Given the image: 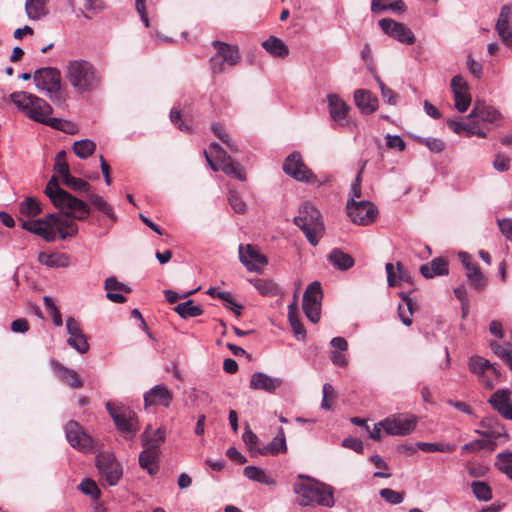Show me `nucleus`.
Wrapping results in <instances>:
<instances>
[{
	"label": "nucleus",
	"instance_id": "1",
	"mask_svg": "<svg viewBox=\"0 0 512 512\" xmlns=\"http://www.w3.org/2000/svg\"><path fill=\"white\" fill-rule=\"evenodd\" d=\"M9 99L29 119L64 132H72L70 123L49 117L52 107L44 99L25 91L13 92L9 95Z\"/></svg>",
	"mask_w": 512,
	"mask_h": 512
},
{
	"label": "nucleus",
	"instance_id": "2",
	"mask_svg": "<svg viewBox=\"0 0 512 512\" xmlns=\"http://www.w3.org/2000/svg\"><path fill=\"white\" fill-rule=\"evenodd\" d=\"M66 78L79 94H90L97 91L102 83L99 70L84 59L69 60L66 65Z\"/></svg>",
	"mask_w": 512,
	"mask_h": 512
},
{
	"label": "nucleus",
	"instance_id": "3",
	"mask_svg": "<svg viewBox=\"0 0 512 512\" xmlns=\"http://www.w3.org/2000/svg\"><path fill=\"white\" fill-rule=\"evenodd\" d=\"M59 179V175L55 172L46 185L45 194L63 214L77 220H84L90 214V208L86 202L62 189Z\"/></svg>",
	"mask_w": 512,
	"mask_h": 512
},
{
	"label": "nucleus",
	"instance_id": "4",
	"mask_svg": "<svg viewBox=\"0 0 512 512\" xmlns=\"http://www.w3.org/2000/svg\"><path fill=\"white\" fill-rule=\"evenodd\" d=\"M416 424L417 418L415 416L398 414L387 417L374 424L373 430L371 431L367 420L354 417V425L365 429L368 433V437L374 440H379L381 438V430H383L387 435H409L415 430Z\"/></svg>",
	"mask_w": 512,
	"mask_h": 512
},
{
	"label": "nucleus",
	"instance_id": "5",
	"mask_svg": "<svg viewBox=\"0 0 512 512\" xmlns=\"http://www.w3.org/2000/svg\"><path fill=\"white\" fill-rule=\"evenodd\" d=\"M304 481L295 483L293 490L299 495L298 503L301 506L313 504L332 507L334 505L333 488L327 484L303 477Z\"/></svg>",
	"mask_w": 512,
	"mask_h": 512
},
{
	"label": "nucleus",
	"instance_id": "6",
	"mask_svg": "<svg viewBox=\"0 0 512 512\" xmlns=\"http://www.w3.org/2000/svg\"><path fill=\"white\" fill-rule=\"evenodd\" d=\"M293 223L302 230L312 246H316L324 235L325 226L321 213L309 202L299 207V215L294 217Z\"/></svg>",
	"mask_w": 512,
	"mask_h": 512
},
{
	"label": "nucleus",
	"instance_id": "7",
	"mask_svg": "<svg viewBox=\"0 0 512 512\" xmlns=\"http://www.w3.org/2000/svg\"><path fill=\"white\" fill-rule=\"evenodd\" d=\"M105 406L117 429L126 434L127 439H132L139 430L136 413L119 402L108 401Z\"/></svg>",
	"mask_w": 512,
	"mask_h": 512
},
{
	"label": "nucleus",
	"instance_id": "8",
	"mask_svg": "<svg viewBox=\"0 0 512 512\" xmlns=\"http://www.w3.org/2000/svg\"><path fill=\"white\" fill-rule=\"evenodd\" d=\"M33 79L36 87L49 94L53 102H60L61 74L57 68L44 67L35 71Z\"/></svg>",
	"mask_w": 512,
	"mask_h": 512
},
{
	"label": "nucleus",
	"instance_id": "9",
	"mask_svg": "<svg viewBox=\"0 0 512 512\" xmlns=\"http://www.w3.org/2000/svg\"><path fill=\"white\" fill-rule=\"evenodd\" d=\"M361 197L359 175L354 179V199ZM376 205L370 201L354 200V225L368 226L374 223L378 217Z\"/></svg>",
	"mask_w": 512,
	"mask_h": 512
},
{
	"label": "nucleus",
	"instance_id": "10",
	"mask_svg": "<svg viewBox=\"0 0 512 512\" xmlns=\"http://www.w3.org/2000/svg\"><path fill=\"white\" fill-rule=\"evenodd\" d=\"M96 467L107 485L115 486L122 477L123 469L112 453L103 452L96 456Z\"/></svg>",
	"mask_w": 512,
	"mask_h": 512
},
{
	"label": "nucleus",
	"instance_id": "11",
	"mask_svg": "<svg viewBox=\"0 0 512 512\" xmlns=\"http://www.w3.org/2000/svg\"><path fill=\"white\" fill-rule=\"evenodd\" d=\"M322 289L318 281L308 285L303 295V311L312 323L320 320Z\"/></svg>",
	"mask_w": 512,
	"mask_h": 512
},
{
	"label": "nucleus",
	"instance_id": "12",
	"mask_svg": "<svg viewBox=\"0 0 512 512\" xmlns=\"http://www.w3.org/2000/svg\"><path fill=\"white\" fill-rule=\"evenodd\" d=\"M65 435L68 443L74 448L82 452H91L94 448V441L88 435L80 424L70 420L65 425Z\"/></svg>",
	"mask_w": 512,
	"mask_h": 512
},
{
	"label": "nucleus",
	"instance_id": "13",
	"mask_svg": "<svg viewBox=\"0 0 512 512\" xmlns=\"http://www.w3.org/2000/svg\"><path fill=\"white\" fill-rule=\"evenodd\" d=\"M378 25L386 35L400 43L411 45L415 42V35L412 30L401 22L383 18L379 20Z\"/></svg>",
	"mask_w": 512,
	"mask_h": 512
},
{
	"label": "nucleus",
	"instance_id": "14",
	"mask_svg": "<svg viewBox=\"0 0 512 512\" xmlns=\"http://www.w3.org/2000/svg\"><path fill=\"white\" fill-rule=\"evenodd\" d=\"M66 330L69 334L67 344L80 354L87 353L90 348L89 343L80 328V324L74 317L66 319Z\"/></svg>",
	"mask_w": 512,
	"mask_h": 512
},
{
	"label": "nucleus",
	"instance_id": "15",
	"mask_svg": "<svg viewBox=\"0 0 512 512\" xmlns=\"http://www.w3.org/2000/svg\"><path fill=\"white\" fill-rule=\"evenodd\" d=\"M328 111L335 127H343L347 124L349 105L337 94L327 95Z\"/></svg>",
	"mask_w": 512,
	"mask_h": 512
},
{
	"label": "nucleus",
	"instance_id": "16",
	"mask_svg": "<svg viewBox=\"0 0 512 512\" xmlns=\"http://www.w3.org/2000/svg\"><path fill=\"white\" fill-rule=\"evenodd\" d=\"M54 172H56L61 182L79 193H88L90 191V184L81 178H76L70 174L68 162H55Z\"/></svg>",
	"mask_w": 512,
	"mask_h": 512
},
{
	"label": "nucleus",
	"instance_id": "17",
	"mask_svg": "<svg viewBox=\"0 0 512 512\" xmlns=\"http://www.w3.org/2000/svg\"><path fill=\"white\" fill-rule=\"evenodd\" d=\"M282 384V378L271 377L264 372H255L251 375L249 387L253 390H260L269 394H274Z\"/></svg>",
	"mask_w": 512,
	"mask_h": 512
},
{
	"label": "nucleus",
	"instance_id": "18",
	"mask_svg": "<svg viewBox=\"0 0 512 512\" xmlns=\"http://www.w3.org/2000/svg\"><path fill=\"white\" fill-rule=\"evenodd\" d=\"M459 258L466 269V275L472 287L478 291L482 290L487 285V279L479 267L473 263L470 255L466 252L459 253Z\"/></svg>",
	"mask_w": 512,
	"mask_h": 512
},
{
	"label": "nucleus",
	"instance_id": "19",
	"mask_svg": "<svg viewBox=\"0 0 512 512\" xmlns=\"http://www.w3.org/2000/svg\"><path fill=\"white\" fill-rule=\"evenodd\" d=\"M488 402L503 418L512 420V403L509 390H497L491 395Z\"/></svg>",
	"mask_w": 512,
	"mask_h": 512
},
{
	"label": "nucleus",
	"instance_id": "20",
	"mask_svg": "<svg viewBox=\"0 0 512 512\" xmlns=\"http://www.w3.org/2000/svg\"><path fill=\"white\" fill-rule=\"evenodd\" d=\"M21 227L35 235L42 237L47 242L56 239V232L46 219H37L34 221H22Z\"/></svg>",
	"mask_w": 512,
	"mask_h": 512
},
{
	"label": "nucleus",
	"instance_id": "21",
	"mask_svg": "<svg viewBox=\"0 0 512 512\" xmlns=\"http://www.w3.org/2000/svg\"><path fill=\"white\" fill-rule=\"evenodd\" d=\"M239 260L249 271L255 272L259 271L256 264L266 265L268 263L267 257L249 244L246 246V254L243 253V246H239Z\"/></svg>",
	"mask_w": 512,
	"mask_h": 512
},
{
	"label": "nucleus",
	"instance_id": "22",
	"mask_svg": "<svg viewBox=\"0 0 512 512\" xmlns=\"http://www.w3.org/2000/svg\"><path fill=\"white\" fill-rule=\"evenodd\" d=\"M354 104L364 115H370L378 108V98L369 90L359 89L354 91Z\"/></svg>",
	"mask_w": 512,
	"mask_h": 512
},
{
	"label": "nucleus",
	"instance_id": "23",
	"mask_svg": "<svg viewBox=\"0 0 512 512\" xmlns=\"http://www.w3.org/2000/svg\"><path fill=\"white\" fill-rule=\"evenodd\" d=\"M171 400L172 394L163 384L154 386L144 394V402L146 406L161 404L165 407H168Z\"/></svg>",
	"mask_w": 512,
	"mask_h": 512
},
{
	"label": "nucleus",
	"instance_id": "24",
	"mask_svg": "<svg viewBox=\"0 0 512 512\" xmlns=\"http://www.w3.org/2000/svg\"><path fill=\"white\" fill-rule=\"evenodd\" d=\"M287 451L285 432L282 427L278 428L277 434L271 440V442L262 447L255 448V452L260 455H278L279 453H285Z\"/></svg>",
	"mask_w": 512,
	"mask_h": 512
},
{
	"label": "nucleus",
	"instance_id": "25",
	"mask_svg": "<svg viewBox=\"0 0 512 512\" xmlns=\"http://www.w3.org/2000/svg\"><path fill=\"white\" fill-rule=\"evenodd\" d=\"M283 171L298 181L312 182L313 172L305 165V162H283Z\"/></svg>",
	"mask_w": 512,
	"mask_h": 512
},
{
	"label": "nucleus",
	"instance_id": "26",
	"mask_svg": "<svg viewBox=\"0 0 512 512\" xmlns=\"http://www.w3.org/2000/svg\"><path fill=\"white\" fill-rule=\"evenodd\" d=\"M207 166L214 172L222 171L237 180L244 181L246 179L240 162H207Z\"/></svg>",
	"mask_w": 512,
	"mask_h": 512
},
{
	"label": "nucleus",
	"instance_id": "27",
	"mask_svg": "<svg viewBox=\"0 0 512 512\" xmlns=\"http://www.w3.org/2000/svg\"><path fill=\"white\" fill-rule=\"evenodd\" d=\"M498 117L499 112L497 110L480 100L475 102L473 109L467 116L468 119L477 118L482 122H494Z\"/></svg>",
	"mask_w": 512,
	"mask_h": 512
},
{
	"label": "nucleus",
	"instance_id": "28",
	"mask_svg": "<svg viewBox=\"0 0 512 512\" xmlns=\"http://www.w3.org/2000/svg\"><path fill=\"white\" fill-rule=\"evenodd\" d=\"M420 273L423 277L430 279L435 276H443L448 274V262L438 257L431 262L424 264L420 267Z\"/></svg>",
	"mask_w": 512,
	"mask_h": 512
},
{
	"label": "nucleus",
	"instance_id": "29",
	"mask_svg": "<svg viewBox=\"0 0 512 512\" xmlns=\"http://www.w3.org/2000/svg\"><path fill=\"white\" fill-rule=\"evenodd\" d=\"M213 47L217 50V54L229 66H235L239 61V52L236 46L226 44L215 40L212 42Z\"/></svg>",
	"mask_w": 512,
	"mask_h": 512
},
{
	"label": "nucleus",
	"instance_id": "30",
	"mask_svg": "<svg viewBox=\"0 0 512 512\" xmlns=\"http://www.w3.org/2000/svg\"><path fill=\"white\" fill-rule=\"evenodd\" d=\"M38 260L41 264L51 268H65L70 265L69 255L61 252H41L38 255Z\"/></svg>",
	"mask_w": 512,
	"mask_h": 512
},
{
	"label": "nucleus",
	"instance_id": "31",
	"mask_svg": "<svg viewBox=\"0 0 512 512\" xmlns=\"http://www.w3.org/2000/svg\"><path fill=\"white\" fill-rule=\"evenodd\" d=\"M165 437L166 433L162 427L151 431V425H148L141 436L142 444L144 447L148 448L155 446V449L159 450L161 443L165 441Z\"/></svg>",
	"mask_w": 512,
	"mask_h": 512
},
{
	"label": "nucleus",
	"instance_id": "32",
	"mask_svg": "<svg viewBox=\"0 0 512 512\" xmlns=\"http://www.w3.org/2000/svg\"><path fill=\"white\" fill-rule=\"evenodd\" d=\"M54 369L63 382L67 383L72 388H81L83 386L82 380L79 379L78 373L62 364L56 362Z\"/></svg>",
	"mask_w": 512,
	"mask_h": 512
},
{
	"label": "nucleus",
	"instance_id": "33",
	"mask_svg": "<svg viewBox=\"0 0 512 512\" xmlns=\"http://www.w3.org/2000/svg\"><path fill=\"white\" fill-rule=\"evenodd\" d=\"M158 456L159 450H156L155 446H151L150 448L145 447V450L142 451L139 456L141 468L147 470L150 475H154L158 470V467L155 465Z\"/></svg>",
	"mask_w": 512,
	"mask_h": 512
},
{
	"label": "nucleus",
	"instance_id": "34",
	"mask_svg": "<svg viewBox=\"0 0 512 512\" xmlns=\"http://www.w3.org/2000/svg\"><path fill=\"white\" fill-rule=\"evenodd\" d=\"M48 0H26L25 11L30 20L37 21L48 14L46 5Z\"/></svg>",
	"mask_w": 512,
	"mask_h": 512
},
{
	"label": "nucleus",
	"instance_id": "35",
	"mask_svg": "<svg viewBox=\"0 0 512 512\" xmlns=\"http://www.w3.org/2000/svg\"><path fill=\"white\" fill-rule=\"evenodd\" d=\"M329 263L336 269L345 271L352 267V257L340 248H334L328 254Z\"/></svg>",
	"mask_w": 512,
	"mask_h": 512
},
{
	"label": "nucleus",
	"instance_id": "36",
	"mask_svg": "<svg viewBox=\"0 0 512 512\" xmlns=\"http://www.w3.org/2000/svg\"><path fill=\"white\" fill-rule=\"evenodd\" d=\"M262 47L273 57L285 58L289 54L288 47L275 36H270L265 40L262 43Z\"/></svg>",
	"mask_w": 512,
	"mask_h": 512
},
{
	"label": "nucleus",
	"instance_id": "37",
	"mask_svg": "<svg viewBox=\"0 0 512 512\" xmlns=\"http://www.w3.org/2000/svg\"><path fill=\"white\" fill-rule=\"evenodd\" d=\"M243 474L248 479L265 484L268 486L275 485V480L266 473V471L262 468H259L257 466H246L243 470Z\"/></svg>",
	"mask_w": 512,
	"mask_h": 512
},
{
	"label": "nucleus",
	"instance_id": "38",
	"mask_svg": "<svg viewBox=\"0 0 512 512\" xmlns=\"http://www.w3.org/2000/svg\"><path fill=\"white\" fill-rule=\"evenodd\" d=\"M385 10L402 13L406 10V6L402 0H372L371 11L373 13H381Z\"/></svg>",
	"mask_w": 512,
	"mask_h": 512
},
{
	"label": "nucleus",
	"instance_id": "39",
	"mask_svg": "<svg viewBox=\"0 0 512 512\" xmlns=\"http://www.w3.org/2000/svg\"><path fill=\"white\" fill-rule=\"evenodd\" d=\"M174 311L183 319L197 317L204 313L202 306L195 304L191 299L179 303Z\"/></svg>",
	"mask_w": 512,
	"mask_h": 512
},
{
	"label": "nucleus",
	"instance_id": "40",
	"mask_svg": "<svg viewBox=\"0 0 512 512\" xmlns=\"http://www.w3.org/2000/svg\"><path fill=\"white\" fill-rule=\"evenodd\" d=\"M399 295L402 298V302L398 305L399 318L405 326H410L412 324L411 316L413 314L414 302L403 292L399 293Z\"/></svg>",
	"mask_w": 512,
	"mask_h": 512
},
{
	"label": "nucleus",
	"instance_id": "41",
	"mask_svg": "<svg viewBox=\"0 0 512 512\" xmlns=\"http://www.w3.org/2000/svg\"><path fill=\"white\" fill-rule=\"evenodd\" d=\"M249 282L262 296H276L279 293L278 285L270 279H249Z\"/></svg>",
	"mask_w": 512,
	"mask_h": 512
},
{
	"label": "nucleus",
	"instance_id": "42",
	"mask_svg": "<svg viewBox=\"0 0 512 512\" xmlns=\"http://www.w3.org/2000/svg\"><path fill=\"white\" fill-rule=\"evenodd\" d=\"M469 369L471 372L477 374L482 379L486 369H491L495 375H498V370L494 367V365H492L488 360L479 356L470 358Z\"/></svg>",
	"mask_w": 512,
	"mask_h": 512
},
{
	"label": "nucleus",
	"instance_id": "43",
	"mask_svg": "<svg viewBox=\"0 0 512 512\" xmlns=\"http://www.w3.org/2000/svg\"><path fill=\"white\" fill-rule=\"evenodd\" d=\"M88 198L95 209L106 215L109 219L112 220V222L117 220V216L115 215L112 206L108 204L102 196L97 194H88Z\"/></svg>",
	"mask_w": 512,
	"mask_h": 512
},
{
	"label": "nucleus",
	"instance_id": "44",
	"mask_svg": "<svg viewBox=\"0 0 512 512\" xmlns=\"http://www.w3.org/2000/svg\"><path fill=\"white\" fill-rule=\"evenodd\" d=\"M107 5L104 0H84V10H81V15L91 20L94 15H97L106 9Z\"/></svg>",
	"mask_w": 512,
	"mask_h": 512
},
{
	"label": "nucleus",
	"instance_id": "45",
	"mask_svg": "<svg viewBox=\"0 0 512 512\" xmlns=\"http://www.w3.org/2000/svg\"><path fill=\"white\" fill-rule=\"evenodd\" d=\"M416 446L418 449L422 450L423 452L431 453V452H443V453H450L453 452L456 449L455 444L450 443H429V442H417Z\"/></svg>",
	"mask_w": 512,
	"mask_h": 512
},
{
	"label": "nucleus",
	"instance_id": "46",
	"mask_svg": "<svg viewBox=\"0 0 512 512\" xmlns=\"http://www.w3.org/2000/svg\"><path fill=\"white\" fill-rule=\"evenodd\" d=\"M19 211L22 215L35 217L42 212L40 203L33 197H27L19 204Z\"/></svg>",
	"mask_w": 512,
	"mask_h": 512
},
{
	"label": "nucleus",
	"instance_id": "47",
	"mask_svg": "<svg viewBox=\"0 0 512 512\" xmlns=\"http://www.w3.org/2000/svg\"><path fill=\"white\" fill-rule=\"evenodd\" d=\"M495 466L512 480V452H501L496 456Z\"/></svg>",
	"mask_w": 512,
	"mask_h": 512
},
{
	"label": "nucleus",
	"instance_id": "48",
	"mask_svg": "<svg viewBox=\"0 0 512 512\" xmlns=\"http://www.w3.org/2000/svg\"><path fill=\"white\" fill-rule=\"evenodd\" d=\"M95 143L89 139H82L73 144V151L79 158L85 159L92 155L95 150Z\"/></svg>",
	"mask_w": 512,
	"mask_h": 512
},
{
	"label": "nucleus",
	"instance_id": "49",
	"mask_svg": "<svg viewBox=\"0 0 512 512\" xmlns=\"http://www.w3.org/2000/svg\"><path fill=\"white\" fill-rule=\"evenodd\" d=\"M414 140L421 145L426 146L431 152L433 153H440L445 150L446 144L443 140L439 138H432V137H421V136H414Z\"/></svg>",
	"mask_w": 512,
	"mask_h": 512
},
{
	"label": "nucleus",
	"instance_id": "50",
	"mask_svg": "<svg viewBox=\"0 0 512 512\" xmlns=\"http://www.w3.org/2000/svg\"><path fill=\"white\" fill-rule=\"evenodd\" d=\"M205 160H231L227 152L216 142L209 145L208 149L203 150Z\"/></svg>",
	"mask_w": 512,
	"mask_h": 512
},
{
	"label": "nucleus",
	"instance_id": "51",
	"mask_svg": "<svg viewBox=\"0 0 512 512\" xmlns=\"http://www.w3.org/2000/svg\"><path fill=\"white\" fill-rule=\"evenodd\" d=\"M475 432L485 438H487L490 442H494L504 437L506 440L509 439V435L503 425L497 424L495 427L490 428L485 431L475 430Z\"/></svg>",
	"mask_w": 512,
	"mask_h": 512
},
{
	"label": "nucleus",
	"instance_id": "52",
	"mask_svg": "<svg viewBox=\"0 0 512 512\" xmlns=\"http://www.w3.org/2000/svg\"><path fill=\"white\" fill-rule=\"evenodd\" d=\"M471 486L473 493L478 500L489 501L492 498L491 488L485 482L474 481Z\"/></svg>",
	"mask_w": 512,
	"mask_h": 512
},
{
	"label": "nucleus",
	"instance_id": "53",
	"mask_svg": "<svg viewBox=\"0 0 512 512\" xmlns=\"http://www.w3.org/2000/svg\"><path fill=\"white\" fill-rule=\"evenodd\" d=\"M495 30L497 31L502 42L505 45L512 47V28L510 21L502 22V24L501 22H496Z\"/></svg>",
	"mask_w": 512,
	"mask_h": 512
},
{
	"label": "nucleus",
	"instance_id": "54",
	"mask_svg": "<svg viewBox=\"0 0 512 512\" xmlns=\"http://www.w3.org/2000/svg\"><path fill=\"white\" fill-rule=\"evenodd\" d=\"M78 489L85 495L90 496L92 499H99L101 492L97 484L91 479H84L78 486Z\"/></svg>",
	"mask_w": 512,
	"mask_h": 512
},
{
	"label": "nucleus",
	"instance_id": "55",
	"mask_svg": "<svg viewBox=\"0 0 512 512\" xmlns=\"http://www.w3.org/2000/svg\"><path fill=\"white\" fill-rule=\"evenodd\" d=\"M375 79L379 85L383 100L389 105H396L398 95L391 88L386 86L385 83L380 79V77L375 76Z\"/></svg>",
	"mask_w": 512,
	"mask_h": 512
},
{
	"label": "nucleus",
	"instance_id": "56",
	"mask_svg": "<svg viewBox=\"0 0 512 512\" xmlns=\"http://www.w3.org/2000/svg\"><path fill=\"white\" fill-rule=\"evenodd\" d=\"M379 495L387 503L392 504V505L400 504L404 499V495L402 493L392 490L390 488L381 489L379 492Z\"/></svg>",
	"mask_w": 512,
	"mask_h": 512
},
{
	"label": "nucleus",
	"instance_id": "57",
	"mask_svg": "<svg viewBox=\"0 0 512 512\" xmlns=\"http://www.w3.org/2000/svg\"><path fill=\"white\" fill-rule=\"evenodd\" d=\"M370 461L374 464V466L377 469H379V471L374 472L373 477H377V478L391 477V473L386 472V470L388 469V464L379 455H372L370 457Z\"/></svg>",
	"mask_w": 512,
	"mask_h": 512
},
{
	"label": "nucleus",
	"instance_id": "58",
	"mask_svg": "<svg viewBox=\"0 0 512 512\" xmlns=\"http://www.w3.org/2000/svg\"><path fill=\"white\" fill-rule=\"evenodd\" d=\"M454 96V101H455V108L459 111V112H465L470 104H471V96L469 94L468 91H465V92H455V94H453Z\"/></svg>",
	"mask_w": 512,
	"mask_h": 512
},
{
	"label": "nucleus",
	"instance_id": "59",
	"mask_svg": "<svg viewBox=\"0 0 512 512\" xmlns=\"http://www.w3.org/2000/svg\"><path fill=\"white\" fill-rule=\"evenodd\" d=\"M228 203L236 213L244 214L246 212V203L237 192H229Z\"/></svg>",
	"mask_w": 512,
	"mask_h": 512
},
{
	"label": "nucleus",
	"instance_id": "60",
	"mask_svg": "<svg viewBox=\"0 0 512 512\" xmlns=\"http://www.w3.org/2000/svg\"><path fill=\"white\" fill-rule=\"evenodd\" d=\"M490 348L495 355L501 358L504 362H506L509 357L512 355V345L507 344V347H503L496 341H492L490 343Z\"/></svg>",
	"mask_w": 512,
	"mask_h": 512
},
{
	"label": "nucleus",
	"instance_id": "61",
	"mask_svg": "<svg viewBox=\"0 0 512 512\" xmlns=\"http://www.w3.org/2000/svg\"><path fill=\"white\" fill-rule=\"evenodd\" d=\"M78 231V226L71 221L62 220L58 225V232L61 239H66L69 236H74Z\"/></svg>",
	"mask_w": 512,
	"mask_h": 512
},
{
	"label": "nucleus",
	"instance_id": "62",
	"mask_svg": "<svg viewBox=\"0 0 512 512\" xmlns=\"http://www.w3.org/2000/svg\"><path fill=\"white\" fill-rule=\"evenodd\" d=\"M217 298L226 302L227 303L226 307L233 310L237 316H239L241 314L242 306L234 301L233 296L230 292H228V291L218 292Z\"/></svg>",
	"mask_w": 512,
	"mask_h": 512
},
{
	"label": "nucleus",
	"instance_id": "63",
	"mask_svg": "<svg viewBox=\"0 0 512 512\" xmlns=\"http://www.w3.org/2000/svg\"><path fill=\"white\" fill-rule=\"evenodd\" d=\"M361 59L366 64L368 70L372 73H376L373 57H372V51L369 44H365L364 48L361 51Z\"/></svg>",
	"mask_w": 512,
	"mask_h": 512
},
{
	"label": "nucleus",
	"instance_id": "64",
	"mask_svg": "<svg viewBox=\"0 0 512 512\" xmlns=\"http://www.w3.org/2000/svg\"><path fill=\"white\" fill-rule=\"evenodd\" d=\"M386 146L390 149H396L398 151H403L406 147L404 140L399 135H390L386 136Z\"/></svg>",
	"mask_w": 512,
	"mask_h": 512
}]
</instances>
